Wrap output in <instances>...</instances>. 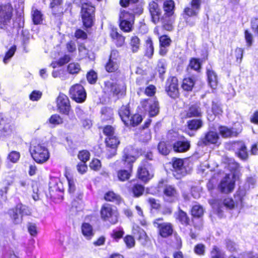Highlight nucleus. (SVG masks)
Masks as SVG:
<instances>
[{
    "label": "nucleus",
    "instance_id": "nucleus-1",
    "mask_svg": "<svg viewBox=\"0 0 258 258\" xmlns=\"http://www.w3.org/2000/svg\"><path fill=\"white\" fill-rule=\"evenodd\" d=\"M174 8L175 4L173 1H163V9L164 13L161 17V22L163 27L167 31H171L173 28Z\"/></svg>",
    "mask_w": 258,
    "mask_h": 258
},
{
    "label": "nucleus",
    "instance_id": "nucleus-2",
    "mask_svg": "<svg viewBox=\"0 0 258 258\" xmlns=\"http://www.w3.org/2000/svg\"><path fill=\"white\" fill-rule=\"evenodd\" d=\"M135 153L136 151L132 147H127L124 150L122 160L130 164V169L128 170L124 169L120 170L117 172V177L120 181H124L130 178L133 166L132 163L136 160Z\"/></svg>",
    "mask_w": 258,
    "mask_h": 258
},
{
    "label": "nucleus",
    "instance_id": "nucleus-3",
    "mask_svg": "<svg viewBox=\"0 0 258 258\" xmlns=\"http://www.w3.org/2000/svg\"><path fill=\"white\" fill-rule=\"evenodd\" d=\"M30 151L32 158L38 163L43 164L49 158L50 155L48 150L42 144H32Z\"/></svg>",
    "mask_w": 258,
    "mask_h": 258
},
{
    "label": "nucleus",
    "instance_id": "nucleus-4",
    "mask_svg": "<svg viewBox=\"0 0 258 258\" xmlns=\"http://www.w3.org/2000/svg\"><path fill=\"white\" fill-rule=\"evenodd\" d=\"M100 215L103 221H108L112 224H114L118 221V213L115 208L110 204H105L102 206Z\"/></svg>",
    "mask_w": 258,
    "mask_h": 258
},
{
    "label": "nucleus",
    "instance_id": "nucleus-5",
    "mask_svg": "<svg viewBox=\"0 0 258 258\" xmlns=\"http://www.w3.org/2000/svg\"><path fill=\"white\" fill-rule=\"evenodd\" d=\"M95 8L88 4H83L81 10V16L84 26L90 28L93 24Z\"/></svg>",
    "mask_w": 258,
    "mask_h": 258
},
{
    "label": "nucleus",
    "instance_id": "nucleus-6",
    "mask_svg": "<svg viewBox=\"0 0 258 258\" xmlns=\"http://www.w3.org/2000/svg\"><path fill=\"white\" fill-rule=\"evenodd\" d=\"M30 213L28 207L22 204H18L15 208L9 210L8 214L14 224H19L22 222V216Z\"/></svg>",
    "mask_w": 258,
    "mask_h": 258
},
{
    "label": "nucleus",
    "instance_id": "nucleus-7",
    "mask_svg": "<svg viewBox=\"0 0 258 258\" xmlns=\"http://www.w3.org/2000/svg\"><path fill=\"white\" fill-rule=\"evenodd\" d=\"M13 8L10 5L0 6V28L6 29L11 22Z\"/></svg>",
    "mask_w": 258,
    "mask_h": 258
},
{
    "label": "nucleus",
    "instance_id": "nucleus-8",
    "mask_svg": "<svg viewBox=\"0 0 258 258\" xmlns=\"http://www.w3.org/2000/svg\"><path fill=\"white\" fill-rule=\"evenodd\" d=\"M71 97L78 103H83L86 99L87 94L83 86L79 84L72 86L70 89Z\"/></svg>",
    "mask_w": 258,
    "mask_h": 258
},
{
    "label": "nucleus",
    "instance_id": "nucleus-9",
    "mask_svg": "<svg viewBox=\"0 0 258 258\" xmlns=\"http://www.w3.org/2000/svg\"><path fill=\"white\" fill-rule=\"evenodd\" d=\"M142 108L146 112H148L150 117L157 115L159 111L158 102L153 99H145L141 102Z\"/></svg>",
    "mask_w": 258,
    "mask_h": 258
},
{
    "label": "nucleus",
    "instance_id": "nucleus-10",
    "mask_svg": "<svg viewBox=\"0 0 258 258\" xmlns=\"http://www.w3.org/2000/svg\"><path fill=\"white\" fill-rule=\"evenodd\" d=\"M162 190L163 198L167 202H174L179 197V192L174 185L168 184H164Z\"/></svg>",
    "mask_w": 258,
    "mask_h": 258
},
{
    "label": "nucleus",
    "instance_id": "nucleus-11",
    "mask_svg": "<svg viewBox=\"0 0 258 258\" xmlns=\"http://www.w3.org/2000/svg\"><path fill=\"white\" fill-rule=\"evenodd\" d=\"M106 146V156L110 159L116 154V148L119 144V141L116 136L106 137L105 139Z\"/></svg>",
    "mask_w": 258,
    "mask_h": 258
},
{
    "label": "nucleus",
    "instance_id": "nucleus-12",
    "mask_svg": "<svg viewBox=\"0 0 258 258\" xmlns=\"http://www.w3.org/2000/svg\"><path fill=\"white\" fill-rule=\"evenodd\" d=\"M172 167L173 175L177 179H180L187 174V170L181 159H173Z\"/></svg>",
    "mask_w": 258,
    "mask_h": 258
},
{
    "label": "nucleus",
    "instance_id": "nucleus-13",
    "mask_svg": "<svg viewBox=\"0 0 258 258\" xmlns=\"http://www.w3.org/2000/svg\"><path fill=\"white\" fill-rule=\"evenodd\" d=\"M105 92H112L116 95H122L126 90V87L123 83L118 84L116 82H104Z\"/></svg>",
    "mask_w": 258,
    "mask_h": 258
},
{
    "label": "nucleus",
    "instance_id": "nucleus-14",
    "mask_svg": "<svg viewBox=\"0 0 258 258\" xmlns=\"http://www.w3.org/2000/svg\"><path fill=\"white\" fill-rule=\"evenodd\" d=\"M163 219H157L153 222L155 227L159 229L160 235L163 237H167L172 234L173 226L170 223H160Z\"/></svg>",
    "mask_w": 258,
    "mask_h": 258
},
{
    "label": "nucleus",
    "instance_id": "nucleus-15",
    "mask_svg": "<svg viewBox=\"0 0 258 258\" xmlns=\"http://www.w3.org/2000/svg\"><path fill=\"white\" fill-rule=\"evenodd\" d=\"M149 167L150 165L147 161H144L138 167L137 175L143 181L146 182L153 177V174L149 170Z\"/></svg>",
    "mask_w": 258,
    "mask_h": 258
},
{
    "label": "nucleus",
    "instance_id": "nucleus-16",
    "mask_svg": "<svg viewBox=\"0 0 258 258\" xmlns=\"http://www.w3.org/2000/svg\"><path fill=\"white\" fill-rule=\"evenodd\" d=\"M138 1V0H120V4L123 7L128 6V11L135 17V15L141 14L143 11L142 5L137 3Z\"/></svg>",
    "mask_w": 258,
    "mask_h": 258
},
{
    "label": "nucleus",
    "instance_id": "nucleus-17",
    "mask_svg": "<svg viewBox=\"0 0 258 258\" xmlns=\"http://www.w3.org/2000/svg\"><path fill=\"white\" fill-rule=\"evenodd\" d=\"M57 107L60 113L69 114L71 105L68 97L63 94H60L57 98Z\"/></svg>",
    "mask_w": 258,
    "mask_h": 258
},
{
    "label": "nucleus",
    "instance_id": "nucleus-18",
    "mask_svg": "<svg viewBox=\"0 0 258 258\" xmlns=\"http://www.w3.org/2000/svg\"><path fill=\"white\" fill-rule=\"evenodd\" d=\"M218 134L214 131L207 132L204 137L201 138L198 142V145L200 146H208L211 144H216L219 140Z\"/></svg>",
    "mask_w": 258,
    "mask_h": 258
},
{
    "label": "nucleus",
    "instance_id": "nucleus-19",
    "mask_svg": "<svg viewBox=\"0 0 258 258\" xmlns=\"http://www.w3.org/2000/svg\"><path fill=\"white\" fill-rule=\"evenodd\" d=\"M235 181L232 174H226L225 177L221 180L219 188L221 192L228 193L231 192L234 187Z\"/></svg>",
    "mask_w": 258,
    "mask_h": 258
},
{
    "label": "nucleus",
    "instance_id": "nucleus-20",
    "mask_svg": "<svg viewBox=\"0 0 258 258\" xmlns=\"http://www.w3.org/2000/svg\"><path fill=\"white\" fill-rule=\"evenodd\" d=\"M148 9L151 16L152 21L154 24H157L161 22V17L163 15H162L158 5L155 2H151L149 4Z\"/></svg>",
    "mask_w": 258,
    "mask_h": 258
},
{
    "label": "nucleus",
    "instance_id": "nucleus-21",
    "mask_svg": "<svg viewBox=\"0 0 258 258\" xmlns=\"http://www.w3.org/2000/svg\"><path fill=\"white\" fill-rule=\"evenodd\" d=\"M201 3L202 0H192L190 6L184 10L185 15L188 17L197 16L201 9Z\"/></svg>",
    "mask_w": 258,
    "mask_h": 258
},
{
    "label": "nucleus",
    "instance_id": "nucleus-22",
    "mask_svg": "<svg viewBox=\"0 0 258 258\" xmlns=\"http://www.w3.org/2000/svg\"><path fill=\"white\" fill-rule=\"evenodd\" d=\"M12 131V125L11 120L6 117L2 113H0V134L6 136Z\"/></svg>",
    "mask_w": 258,
    "mask_h": 258
},
{
    "label": "nucleus",
    "instance_id": "nucleus-23",
    "mask_svg": "<svg viewBox=\"0 0 258 258\" xmlns=\"http://www.w3.org/2000/svg\"><path fill=\"white\" fill-rule=\"evenodd\" d=\"M233 147L236 150L235 153L238 157L243 160L247 159L248 153L246 147L243 142L234 143Z\"/></svg>",
    "mask_w": 258,
    "mask_h": 258
},
{
    "label": "nucleus",
    "instance_id": "nucleus-24",
    "mask_svg": "<svg viewBox=\"0 0 258 258\" xmlns=\"http://www.w3.org/2000/svg\"><path fill=\"white\" fill-rule=\"evenodd\" d=\"M202 114V110L200 107V103H195L190 105L186 111V117H199Z\"/></svg>",
    "mask_w": 258,
    "mask_h": 258
},
{
    "label": "nucleus",
    "instance_id": "nucleus-25",
    "mask_svg": "<svg viewBox=\"0 0 258 258\" xmlns=\"http://www.w3.org/2000/svg\"><path fill=\"white\" fill-rule=\"evenodd\" d=\"M219 132L223 138H230L237 136L241 131H237L234 128H228L227 126H221L219 127Z\"/></svg>",
    "mask_w": 258,
    "mask_h": 258
},
{
    "label": "nucleus",
    "instance_id": "nucleus-26",
    "mask_svg": "<svg viewBox=\"0 0 258 258\" xmlns=\"http://www.w3.org/2000/svg\"><path fill=\"white\" fill-rule=\"evenodd\" d=\"M189 147V142L187 141H178L173 144V150L176 152H185Z\"/></svg>",
    "mask_w": 258,
    "mask_h": 258
},
{
    "label": "nucleus",
    "instance_id": "nucleus-27",
    "mask_svg": "<svg viewBox=\"0 0 258 258\" xmlns=\"http://www.w3.org/2000/svg\"><path fill=\"white\" fill-rule=\"evenodd\" d=\"M118 114L122 122L126 125H128V122H130V112L128 108L126 106H122L118 111Z\"/></svg>",
    "mask_w": 258,
    "mask_h": 258
},
{
    "label": "nucleus",
    "instance_id": "nucleus-28",
    "mask_svg": "<svg viewBox=\"0 0 258 258\" xmlns=\"http://www.w3.org/2000/svg\"><path fill=\"white\" fill-rule=\"evenodd\" d=\"M81 231L83 236L88 240L91 239L94 234L92 226L88 223L82 224Z\"/></svg>",
    "mask_w": 258,
    "mask_h": 258
},
{
    "label": "nucleus",
    "instance_id": "nucleus-29",
    "mask_svg": "<svg viewBox=\"0 0 258 258\" xmlns=\"http://www.w3.org/2000/svg\"><path fill=\"white\" fill-rule=\"evenodd\" d=\"M166 91L168 95L172 98H175L178 96V89L177 84L175 82H172L169 85L166 87Z\"/></svg>",
    "mask_w": 258,
    "mask_h": 258
},
{
    "label": "nucleus",
    "instance_id": "nucleus-30",
    "mask_svg": "<svg viewBox=\"0 0 258 258\" xmlns=\"http://www.w3.org/2000/svg\"><path fill=\"white\" fill-rule=\"evenodd\" d=\"M134 234L142 244H145L147 241L148 236L146 233L143 229L139 228H138L137 230L134 229Z\"/></svg>",
    "mask_w": 258,
    "mask_h": 258
},
{
    "label": "nucleus",
    "instance_id": "nucleus-31",
    "mask_svg": "<svg viewBox=\"0 0 258 258\" xmlns=\"http://www.w3.org/2000/svg\"><path fill=\"white\" fill-rule=\"evenodd\" d=\"M135 17L128 11L121 10L119 15V21L134 22Z\"/></svg>",
    "mask_w": 258,
    "mask_h": 258
},
{
    "label": "nucleus",
    "instance_id": "nucleus-32",
    "mask_svg": "<svg viewBox=\"0 0 258 258\" xmlns=\"http://www.w3.org/2000/svg\"><path fill=\"white\" fill-rule=\"evenodd\" d=\"M176 218L183 225H187L189 222V219L186 213L181 210H179L176 213Z\"/></svg>",
    "mask_w": 258,
    "mask_h": 258
},
{
    "label": "nucleus",
    "instance_id": "nucleus-33",
    "mask_svg": "<svg viewBox=\"0 0 258 258\" xmlns=\"http://www.w3.org/2000/svg\"><path fill=\"white\" fill-rule=\"evenodd\" d=\"M32 17L33 23L35 25L40 24L42 23V14L41 12L37 9L33 10L32 11Z\"/></svg>",
    "mask_w": 258,
    "mask_h": 258
},
{
    "label": "nucleus",
    "instance_id": "nucleus-34",
    "mask_svg": "<svg viewBox=\"0 0 258 258\" xmlns=\"http://www.w3.org/2000/svg\"><path fill=\"white\" fill-rule=\"evenodd\" d=\"M102 120H110L112 119L113 115L112 109L109 107H104L101 110Z\"/></svg>",
    "mask_w": 258,
    "mask_h": 258
},
{
    "label": "nucleus",
    "instance_id": "nucleus-35",
    "mask_svg": "<svg viewBox=\"0 0 258 258\" xmlns=\"http://www.w3.org/2000/svg\"><path fill=\"white\" fill-rule=\"evenodd\" d=\"M118 68L117 61L112 58H109L105 66V69L108 72L116 71Z\"/></svg>",
    "mask_w": 258,
    "mask_h": 258
},
{
    "label": "nucleus",
    "instance_id": "nucleus-36",
    "mask_svg": "<svg viewBox=\"0 0 258 258\" xmlns=\"http://www.w3.org/2000/svg\"><path fill=\"white\" fill-rule=\"evenodd\" d=\"M211 258H226L225 253L216 246H214L211 252Z\"/></svg>",
    "mask_w": 258,
    "mask_h": 258
},
{
    "label": "nucleus",
    "instance_id": "nucleus-37",
    "mask_svg": "<svg viewBox=\"0 0 258 258\" xmlns=\"http://www.w3.org/2000/svg\"><path fill=\"white\" fill-rule=\"evenodd\" d=\"M146 52L145 55L148 58H151L154 53V47L153 42L150 38L146 41Z\"/></svg>",
    "mask_w": 258,
    "mask_h": 258
},
{
    "label": "nucleus",
    "instance_id": "nucleus-38",
    "mask_svg": "<svg viewBox=\"0 0 258 258\" xmlns=\"http://www.w3.org/2000/svg\"><path fill=\"white\" fill-rule=\"evenodd\" d=\"M202 121L200 119H192L187 122L189 129L191 130H197L202 126Z\"/></svg>",
    "mask_w": 258,
    "mask_h": 258
},
{
    "label": "nucleus",
    "instance_id": "nucleus-39",
    "mask_svg": "<svg viewBox=\"0 0 258 258\" xmlns=\"http://www.w3.org/2000/svg\"><path fill=\"white\" fill-rule=\"evenodd\" d=\"M130 45L132 52L134 53L137 52L140 46V40L139 38L137 36L132 37L131 39Z\"/></svg>",
    "mask_w": 258,
    "mask_h": 258
},
{
    "label": "nucleus",
    "instance_id": "nucleus-40",
    "mask_svg": "<svg viewBox=\"0 0 258 258\" xmlns=\"http://www.w3.org/2000/svg\"><path fill=\"white\" fill-rule=\"evenodd\" d=\"M244 196L245 192L243 190H238L236 192L234 196V199L237 206H243V201L244 200Z\"/></svg>",
    "mask_w": 258,
    "mask_h": 258
},
{
    "label": "nucleus",
    "instance_id": "nucleus-41",
    "mask_svg": "<svg viewBox=\"0 0 258 258\" xmlns=\"http://www.w3.org/2000/svg\"><path fill=\"white\" fill-rule=\"evenodd\" d=\"M158 149L161 154L166 155L169 153L171 146H167L164 142H160L158 144Z\"/></svg>",
    "mask_w": 258,
    "mask_h": 258
},
{
    "label": "nucleus",
    "instance_id": "nucleus-42",
    "mask_svg": "<svg viewBox=\"0 0 258 258\" xmlns=\"http://www.w3.org/2000/svg\"><path fill=\"white\" fill-rule=\"evenodd\" d=\"M144 190L143 185L139 184H135L132 188V191L136 197H139L142 195Z\"/></svg>",
    "mask_w": 258,
    "mask_h": 258
},
{
    "label": "nucleus",
    "instance_id": "nucleus-43",
    "mask_svg": "<svg viewBox=\"0 0 258 258\" xmlns=\"http://www.w3.org/2000/svg\"><path fill=\"white\" fill-rule=\"evenodd\" d=\"M16 50V46H12L9 50L6 52V55L3 59V62L5 64H7L10 61V59L13 56Z\"/></svg>",
    "mask_w": 258,
    "mask_h": 258
},
{
    "label": "nucleus",
    "instance_id": "nucleus-44",
    "mask_svg": "<svg viewBox=\"0 0 258 258\" xmlns=\"http://www.w3.org/2000/svg\"><path fill=\"white\" fill-rule=\"evenodd\" d=\"M134 22L119 21L120 28L124 32H128L132 31Z\"/></svg>",
    "mask_w": 258,
    "mask_h": 258
},
{
    "label": "nucleus",
    "instance_id": "nucleus-45",
    "mask_svg": "<svg viewBox=\"0 0 258 258\" xmlns=\"http://www.w3.org/2000/svg\"><path fill=\"white\" fill-rule=\"evenodd\" d=\"M68 70L71 74H76L81 71V67L78 63H71L68 66Z\"/></svg>",
    "mask_w": 258,
    "mask_h": 258
},
{
    "label": "nucleus",
    "instance_id": "nucleus-46",
    "mask_svg": "<svg viewBox=\"0 0 258 258\" xmlns=\"http://www.w3.org/2000/svg\"><path fill=\"white\" fill-rule=\"evenodd\" d=\"M20 158V153L17 151L11 152L7 157L8 159L12 163H16L18 162Z\"/></svg>",
    "mask_w": 258,
    "mask_h": 258
},
{
    "label": "nucleus",
    "instance_id": "nucleus-47",
    "mask_svg": "<svg viewBox=\"0 0 258 258\" xmlns=\"http://www.w3.org/2000/svg\"><path fill=\"white\" fill-rule=\"evenodd\" d=\"M189 66L191 69L199 72L201 68V63L200 59L192 58L190 60Z\"/></svg>",
    "mask_w": 258,
    "mask_h": 258
},
{
    "label": "nucleus",
    "instance_id": "nucleus-48",
    "mask_svg": "<svg viewBox=\"0 0 258 258\" xmlns=\"http://www.w3.org/2000/svg\"><path fill=\"white\" fill-rule=\"evenodd\" d=\"M49 122L54 126L61 124L63 122V120L59 115L53 114L49 118Z\"/></svg>",
    "mask_w": 258,
    "mask_h": 258
},
{
    "label": "nucleus",
    "instance_id": "nucleus-49",
    "mask_svg": "<svg viewBox=\"0 0 258 258\" xmlns=\"http://www.w3.org/2000/svg\"><path fill=\"white\" fill-rule=\"evenodd\" d=\"M204 210L202 207L200 205H195L191 209V214L194 217H200L203 215Z\"/></svg>",
    "mask_w": 258,
    "mask_h": 258
},
{
    "label": "nucleus",
    "instance_id": "nucleus-50",
    "mask_svg": "<svg viewBox=\"0 0 258 258\" xmlns=\"http://www.w3.org/2000/svg\"><path fill=\"white\" fill-rule=\"evenodd\" d=\"M130 122L128 125L135 126L138 125L142 120V116L139 114H134L130 117Z\"/></svg>",
    "mask_w": 258,
    "mask_h": 258
},
{
    "label": "nucleus",
    "instance_id": "nucleus-51",
    "mask_svg": "<svg viewBox=\"0 0 258 258\" xmlns=\"http://www.w3.org/2000/svg\"><path fill=\"white\" fill-rule=\"evenodd\" d=\"M105 200L114 202L118 201L119 200V196L112 191H109L107 192L104 196Z\"/></svg>",
    "mask_w": 258,
    "mask_h": 258
},
{
    "label": "nucleus",
    "instance_id": "nucleus-52",
    "mask_svg": "<svg viewBox=\"0 0 258 258\" xmlns=\"http://www.w3.org/2000/svg\"><path fill=\"white\" fill-rule=\"evenodd\" d=\"M171 40L167 35H163L159 38L160 46L168 47Z\"/></svg>",
    "mask_w": 258,
    "mask_h": 258
},
{
    "label": "nucleus",
    "instance_id": "nucleus-53",
    "mask_svg": "<svg viewBox=\"0 0 258 258\" xmlns=\"http://www.w3.org/2000/svg\"><path fill=\"white\" fill-rule=\"evenodd\" d=\"M158 71L159 74L160 78L161 80H163V74L165 73L166 67L163 61H159L157 64Z\"/></svg>",
    "mask_w": 258,
    "mask_h": 258
},
{
    "label": "nucleus",
    "instance_id": "nucleus-54",
    "mask_svg": "<svg viewBox=\"0 0 258 258\" xmlns=\"http://www.w3.org/2000/svg\"><path fill=\"white\" fill-rule=\"evenodd\" d=\"M103 133L107 137L115 136L114 128L111 125H106L103 128Z\"/></svg>",
    "mask_w": 258,
    "mask_h": 258
},
{
    "label": "nucleus",
    "instance_id": "nucleus-55",
    "mask_svg": "<svg viewBox=\"0 0 258 258\" xmlns=\"http://www.w3.org/2000/svg\"><path fill=\"white\" fill-rule=\"evenodd\" d=\"M90 156V153L87 151H82L79 153L78 158L82 162H87L89 159Z\"/></svg>",
    "mask_w": 258,
    "mask_h": 258
},
{
    "label": "nucleus",
    "instance_id": "nucleus-56",
    "mask_svg": "<svg viewBox=\"0 0 258 258\" xmlns=\"http://www.w3.org/2000/svg\"><path fill=\"white\" fill-rule=\"evenodd\" d=\"M124 241L128 248L134 246L135 241L134 237L131 235H127L124 238Z\"/></svg>",
    "mask_w": 258,
    "mask_h": 258
},
{
    "label": "nucleus",
    "instance_id": "nucleus-57",
    "mask_svg": "<svg viewBox=\"0 0 258 258\" xmlns=\"http://www.w3.org/2000/svg\"><path fill=\"white\" fill-rule=\"evenodd\" d=\"M69 185V191L70 194H74L76 190V185L75 181L73 179L69 177L68 176H66Z\"/></svg>",
    "mask_w": 258,
    "mask_h": 258
},
{
    "label": "nucleus",
    "instance_id": "nucleus-58",
    "mask_svg": "<svg viewBox=\"0 0 258 258\" xmlns=\"http://www.w3.org/2000/svg\"><path fill=\"white\" fill-rule=\"evenodd\" d=\"M90 167L94 170H99L101 167L100 160L96 159L92 160L90 164Z\"/></svg>",
    "mask_w": 258,
    "mask_h": 258
},
{
    "label": "nucleus",
    "instance_id": "nucleus-59",
    "mask_svg": "<svg viewBox=\"0 0 258 258\" xmlns=\"http://www.w3.org/2000/svg\"><path fill=\"white\" fill-rule=\"evenodd\" d=\"M223 203L225 207L229 209H233L235 205L233 200L231 198H229L224 199Z\"/></svg>",
    "mask_w": 258,
    "mask_h": 258
},
{
    "label": "nucleus",
    "instance_id": "nucleus-60",
    "mask_svg": "<svg viewBox=\"0 0 258 258\" xmlns=\"http://www.w3.org/2000/svg\"><path fill=\"white\" fill-rule=\"evenodd\" d=\"M194 251L199 255H203L205 251V245L202 244H198L195 247Z\"/></svg>",
    "mask_w": 258,
    "mask_h": 258
},
{
    "label": "nucleus",
    "instance_id": "nucleus-61",
    "mask_svg": "<svg viewBox=\"0 0 258 258\" xmlns=\"http://www.w3.org/2000/svg\"><path fill=\"white\" fill-rule=\"evenodd\" d=\"M87 166L86 165L85 162H80L78 163V164L77 166V169L80 174H84L87 170Z\"/></svg>",
    "mask_w": 258,
    "mask_h": 258
},
{
    "label": "nucleus",
    "instance_id": "nucleus-62",
    "mask_svg": "<svg viewBox=\"0 0 258 258\" xmlns=\"http://www.w3.org/2000/svg\"><path fill=\"white\" fill-rule=\"evenodd\" d=\"M226 247L230 252H233L236 250L237 247L235 243L230 240L226 241Z\"/></svg>",
    "mask_w": 258,
    "mask_h": 258
},
{
    "label": "nucleus",
    "instance_id": "nucleus-63",
    "mask_svg": "<svg viewBox=\"0 0 258 258\" xmlns=\"http://www.w3.org/2000/svg\"><path fill=\"white\" fill-rule=\"evenodd\" d=\"M27 227L28 231L32 236H35L37 234V228L35 224L29 223Z\"/></svg>",
    "mask_w": 258,
    "mask_h": 258
},
{
    "label": "nucleus",
    "instance_id": "nucleus-64",
    "mask_svg": "<svg viewBox=\"0 0 258 258\" xmlns=\"http://www.w3.org/2000/svg\"><path fill=\"white\" fill-rule=\"evenodd\" d=\"M251 27L253 32L258 35V18L252 19L251 21Z\"/></svg>",
    "mask_w": 258,
    "mask_h": 258
}]
</instances>
